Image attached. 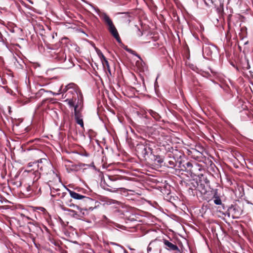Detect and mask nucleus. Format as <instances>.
<instances>
[{"label": "nucleus", "mask_w": 253, "mask_h": 253, "mask_svg": "<svg viewBox=\"0 0 253 253\" xmlns=\"http://www.w3.org/2000/svg\"><path fill=\"white\" fill-rule=\"evenodd\" d=\"M148 113L152 116V117H153L155 120H159L160 119V116L156 112L152 110H149L148 111Z\"/></svg>", "instance_id": "nucleus-13"}, {"label": "nucleus", "mask_w": 253, "mask_h": 253, "mask_svg": "<svg viewBox=\"0 0 253 253\" xmlns=\"http://www.w3.org/2000/svg\"><path fill=\"white\" fill-rule=\"evenodd\" d=\"M211 75H210V77L214 78L217 79H222L223 77L222 74L217 72L211 71Z\"/></svg>", "instance_id": "nucleus-10"}, {"label": "nucleus", "mask_w": 253, "mask_h": 253, "mask_svg": "<svg viewBox=\"0 0 253 253\" xmlns=\"http://www.w3.org/2000/svg\"><path fill=\"white\" fill-rule=\"evenodd\" d=\"M101 81L102 84L103 85V82L102 80H101Z\"/></svg>", "instance_id": "nucleus-34"}, {"label": "nucleus", "mask_w": 253, "mask_h": 253, "mask_svg": "<svg viewBox=\"0 0 253 253\" xmlns=\"http://www.w3.org/2000/svg\"><path fill=\"white\" fill-rule=\"evenodd\" d=\"M213 202L216 205H220L222 203L221 200L219 198H216L214 200Z\"/></svg>", "instance_id": "nucleus-17"}, {"label": "nucleus", "mask_w": 253, "mask_h": 253, "mask_svg": "<svg viewBox=\"0 0 253 253\" xmlns=\"http://www.w3.org/2000/svg\"><path fill=\"white\" fill-rule=\"evenodd\" d=\"M186 165L187 167L188 168L192 167V164L190 162H187L186 164Z\"/></svg>", "instance_id": "nucleus-22"}, {"label": "nucleus", "mask_w": 253, "mask_h": 253, "mask_svg": "<svg viewBox=\"0 0 253 253\" xmlns=\"http://www.w3.org/2000/svg\"><path fill=\"white\" fill-rule=\"evenodd\" d=\"M73 205H74V204H71V205H69V206H70V207H73V208H74V207L73 206Z\"/></svg>", "instance_id": "nucleus-33"}, {"label": "nucleus", "mask_w": 253, "mask_h": 253, "mask_svg": "<svg viewBox=\"0 0 253 253\" xmlns=\"http://www.w3.org/2000/svg\"><path fill=\"white\" fill-rule=\"evenodd\" d=\"M109 178L112 181H115L117 180V178L115 177H114L113 176H109Z\"/></svg>", "instance_id": "nucleus-23"}, {"label": "nucleus", "mask_w": 253, "mask_h": 253, "mask_svg": "<svg viewBox=\"0 0 253 253\" xmlns=\"http://www.w3.org/2000/svg\"><path fill=\"white\" fill-rule=\"evenodd\" d=\"M28 0V1L30 3L32 4L34 3H33V1H32V0Z\"/></svg>", "instance_id": "nucleus-28"}, {"label": "nucleus", "mask_w": 253, "mask_h": 253, "mask_svg": "<svg viewBox=\"0 0 253 253\" xmlns=\"http://www.w3.org/2000/svg\"><path fill=\"white\" fill-rule=\"evenodd\" d=\"M126 50L127 51H128V52L131 53V52L132 51V49H130V48H127V49H126Z\"/></svg>", "instance_id": "nucleus-25"}, {"label": "nucleus", "mask_w": 253, "mask_h": 253, "mask_svg": "<svg viewBox=\"0 0 253 253\" xmlns=\"http://www.w3.org/2000/svg\"><path fill=\"white\" fill-rule=\"evenodd\" d=\"M156 83H157V80H156V81H155V84H156Z\"/></svg>", "instance_id": "nucleus-36"}, {"label": "nucleus", "mask_w": 253, "mask_h": 253, "mask_svg": "<svg viewBox=\"0 0 253 253\" xmlns=\"http://www.w3.org/2000/svg\"><path fill=\"white\" fill-rule=\"evenodd\" d=\"M96 51L98 55V56L100 57V56L101 55V54H103L102 52L101 51V50L98 48H96Z\"/></svg>", "instance_id": "nucleus-19"}, {"label": "nucleus", "mask_w": 253, "mask_h": 253, "mask_svg": "<svg viewBox=\"0 0 253 253\" xmlns=\"http://www.w3.org/2000/svg\"><path fill=\"white\" fill-rule=\"evenodd\" d=\"M67 190L70 194V196L75 199L81 200L83 199H85L88 200H90V199L88 197H87L86 196L79 194H78L73 191H72L69 189H67Z\"/></svg>", "instance_id": "nucleus-6"}, {"label": "nucleus", "mask_w": 253, "mask_h": 253, "mask_svg": "<svg viewBox=\"0 0 253 253\" xmlns=\"http://www.w3.org/2000/svg\"><path fill=\"white\" fill-rule=\"evenodd\" d=\"M130 53L136 56L137 58L140 56L138 54H137L136 53V52L135 51H134L133 50H132V51Z\"/></svg>", "instance_id": "nucleus-21"}, {"label": "nucleus", "mask_w": 253, "mask_h": 253, "mask_svg": "<svg viewBox=\"0 0 253 253\" xmlns=\"http://www.w3.org/2000/svg\"><path fill=\"white\" fill-rule=\"evenodd\" d=\"M147 250L148 251H151V248L148 247Z\"/></svg>", "instance_id": "nucleus-31"}, {"label": "nucleus", "mask_w": 253, "mask_h": 253, "mask_svg": "<svg viewBox=\"0 0 253 253\" xmlns=\"http://www.w3.org/2000/svg\"><path fill=\"white\" fill-rule=\"evenodd\" d=\"M50 79H52V80L56 79V78H55V77H52V78H50Z\"/></svg>", "instance_id": "nucleus-32"}, {"label": "nucleus", "mask_w": 253, "mask_h": 253, "mask_svg": "<svg viewBox=\"0 0 253 253\" xmlns=\"http://www.w3.org/2000/svg\"><path fill=\"white\" fill-rule=\"evenodd\" d=\"M103 65L104 67L106 65L107 68L109 67V63L107 59L104 60Z\"/></svg>", "instance_id": "nucleus-18"}, {"label": "nucleus", "mask_w": 253, "mask_h": 253, "mask_svg": "<svg viewBox=\"0 0 253 253\" xmlns=\"http://www.w3.org/2000/svg\"><path fill=\"white\" fill-rule=\"evenodd\" d=\"M137 151L138 153L145 158L152 153V149L147 145L141 144L138 145L137 146Z\"/></svg>", "instance_id": "nucleus-2"}, {"label": "nucleus", "mask_w": 253, "mask_h": 253, "mask_svg": "<svg viewBox=\"0 0 253 253\" xmlns=\"http://www.w3.org/2000/svg\"><path fill=\"white\" fill-rule=\"evenodd\" d=\"M108 188H107V190L111 192H120L122 194L126 195L127 194L128 190L121 187H113L108 185Z\"/></svg>", "instance_id": "nucleus-5"}, {"label": "nucleus", "mask_w": 253, "mask_h": 253, "mask_svg": "<svg viewBox=\"0 0 253 253\" xmlns=\"http://www.w3.org/2000/svg\"><path fill=\"white\" fill-rule=\"evenodd\" d=\"M100 59L101 60L102 64H103L104 60L106 59V58L104 56V55L103 54H101V55L100 56Z\"/></svg>", "instance_id": "nucleus-20"}, {"label": "nucleus", "mask_w": 253, "mask_h": 253, "mask_svg": "<svg viewBox=\"0 0 253 253\" xmlns=\"http://www.w3.org/2000/svg\"><path fill=\"white\" fill-rule=\"evenodd\" d=\"M136 66L139 68L141 69L145 65V63L143 61L140 56L138 57V60L136 61Z\"/></svg>", "instance_id": "nucleus-12"}, {"label": "nucleus", "mask_w": 253, "mask_h": 253, "mask_svg": "<svg viewBox=\"0 0 253 253\" xmlns=\"http://www.w3.org/2000/svg\"><path fill=\"white\" fill-rule=\"evenodd\" d=\"M49 186L50 189H52V190H55L57 193H63L61 189L63 188V185L59 181L56 184H54L52 182L50 181L49 183Z\"/></svg>", "instance_id": "nucleus-4"}, {"label": "nucleus", "mask_w": 253, "mask_h": 253, "mask_svg": "<svg viewBox=\"0 0 253 253\" xmlns=\"http://www.w3.org/2000/svg\"><path fill=\"white\" fill-rule=\"evenodd\" d=\"M209 48V47H206L204 49V50H205V51H207Z\"/></svg>", "instance_id": "nucleus-29"}, {"label": "nucleus", "mask_w": 253, "mask_h": 253, "mask_svg": "<svg viewBox=\"0 0 253 253\" xmlns=\"http://www.w3.org/2000/svg\"><path fill=\"white\" fill-rule=\"evenodd\" d=\"M158 78H159V76H158L156 77V80H157Z\"/></svg>", "instance_id": "nucleus-35"}, {"label": "nucleus", "mask_w": 253, "mask_h": 253, "mask_svg": "<svg viewBox=\"0 0 253 253\" xmlns=\"http://www.w3.org/2000/svg\"><path fill=\"white\" fill-rule=\"evenodd\" d=\"M163 162V161L162 159H159L158 160V162L160 164L162 163Z\"/></svg>", "instance_id": "nucleus-26"}, {"label": "nucleus", "mask_w": 253, "mask_h": 253, "mask_svg": "<svg viewBox=\"0 0 253 253\" xmlns=\"http://www.w3.org/2000/svg\"><path fill=\"white\" fill-rule=\"evenodd\" d=\"M62 209L63 211H68L69 212V214L70 215H71V216H72V217L75 218V212H76L75 211L73 210H71V209H67V208H66L65 207H62Z\"/></svg>", "instance_id": "nucleus-15"}, {"label": "nucleus", "mask_w": 253, "mask_h": 253, "mask_svg": "<svg viewBox=\"0 0 253 253\" xmlns=\"http://www.w3.org/2000/svg\"><path fill=\"white\" fill-rule=\"evenodd\" d=\"M50 194L52 197H56L58 196L61 198L64 197L65 195L66 194V193H57L55 190H52V189H50Z\"/></svg>", "instance_id": "nucleus-9"}, {"label": "nucleus", "mask_w": 253, "mask_h": 253, "mask_svg": "<svg viewBox=\"0 0 253 253\" xmlns=\"http://www.w3.org/2000/svg\"><path fill=\"white\" fill-rule=\"evenodd\" d=\"M77 106L74 108L75 118L76 123L84 128V122L83 120V116L80 110L77 109Z\"/></svg>", "instance_id": "nucleus-3"}, {"label": "nucleus", "mask_w": 253, "mask_h": 253, "mask_svg": "<svg viewBox=\"0 0 253 253\" xmlns=\"http://www.w3.org/2000/svg\"><path fill=\"white\" fill-rule=\"evenodd\" d=\"M93 210L92 208H90L88 209H82V213L81 214L82 215V218L87 216L88 215L89 211H92Z\"/></svg>", "instance_id": "nucleus-11"}, {"label": "nucleus", "mask_w": 253, "mask_h": 253, "mask_svg": "<svg viewBox=\"0 0 253 253\" xmlns=\"http://www.w3.org/2000/svg\"><path fill=\"white\" fill-rule=\"evenodd\" d=\"M69 89L73 88L75 90H76L77 88V86L74 83H70L68 85H66Z\"/></svg>", "instance_id": "nucleus-16"}, {"label": "nucleus", "mask_w": 253, "mask_h": 253, "mask_svg": "<svg viewBox=\"0 0 253 253\" xmlns=\"http://www.w3.org/2000/svg\"><path fill=\"white\" fill-rule=\"evenodd\" d=\"M38 167L40 168V169L42 170V167H41L39 164H38Z\"/></svg>", "instance_id": "nucleus-27"}, {"label": "nucleus", "mask_w": 253, "mask_h": 253, "mask_svg": "<svg viewBox=\"0 0 253 253\" xmlns=\"http://www.w3.org/2000/svg\"><path fill=\"white\" fill-rule=\"evenodd\" d=\"M68 89H69V88L67 87H66V85L63 88V85H62L60 87L58 92V93H53V94L54 95H58L60 93H62V92H65L67 91Z\"/></svg>", "instance_id": "nucleus-14"}, {"label": "nucleus", "mask_w": 253, "mask_h": 253, "mask_svg": "<svg viewBox=\"0 0 253 253\" xmlns=\"http://www.w3.org/2000/svg\"><path fill=\"white\" fill-rule=\"evenodd\" d=\"M164 244L165 245L166 248L167 250L171 251L179 250L178 248L176 245L173 244L171 242H169L168 240H164Z\"/></svg>", "instance_id": "nucleus-7"}, {"label": "nucleus", "mask_w": 253, "mask_h": 253, "mask_svg": "<svg viewBox=\"0 0 253 253\" xmlns=\"http://www.w3.org/2000/svg\"><path fill=\"white\" fill-rule=\"evenodd\" d=\"M30 190H31V189H30V186H29L27 187V191H30Z\"/></svg>", "instance_id": "nucleus-30"}, {"label": "nucleus", "mask_w": 253, "mask_h": 253, "mask_svg": "<svg viewBox=\"0 0 253 253\" xmlns=\"http://www.w3.org/2000/svg\"><path fill=\"white\" fill-rule=\"evenodd\" d=\"M74 208H76L78 210V211H76L75 214V218L77 219H81L82 218V215L81 214L82 213V208H81L79 206L77 205H73Z\"/></svg>", "instance_id": "nucleus-8"}, {"label": "nucleus", "mask_w": 253, "mask_h": 253, "mask_svg": "<svg viewBox=\"0 0 253 253\" xmlns=\"http://www.w3.org/2000/svg\"><path fill=\"white\" fill-rule=\"evenodd\" d=\"M98 15L100 18L104 21L105 25L107 26V29L112 36L114 37L119 43H121V40L119 36L118 32L110 17L106 13L104 12H100Z\"/></svg>", "instance_id": "nucleus-1"}, {"label": "nucleus", "mask_w": 253, "mask_h": 253, "mask_svg": "<svg viewBox=\"0 0 253 253\" xmlns=\"http://www.w3.org/2000/svg\"><path fill=\"white\" fill-rule=\"evenodd\" d=\"M0 61L1 62L2 64H3L4 61H3V58L1 57H0Z\"/></svg>", "instance_id": "nucleus-24"}]
</instances>
